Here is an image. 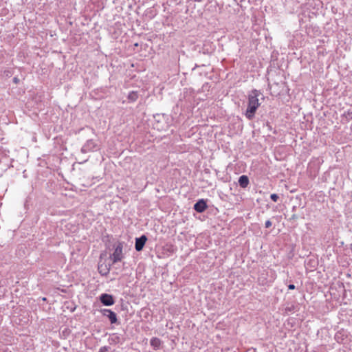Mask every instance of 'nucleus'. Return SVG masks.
Listing matches in <instances>:
<instances>
[{"label": "nucleus", "instance_id": "10", "mask_svg": "<svg viewBox=\"0 0 352 352\" xmlns=\"http://www.w3.org/2000/svg\"><path fill=\"white\" fill-rule=\"evenodd\" d=\"M150 344L154 349H157L161 345V340L157 338H153L150 341Z\"/></svg>", "mask_w": 352, "mask_h": 352}, {"label": "nucleus", "instance_id": "6", "mask_svg": "<svg viewBox=\"0 0 352 352\" xmlns=\"http://www.w3.org/2000/svg\"><path fill=\"white\" fill-rule=\"evenodd\" d=\"M101 311L103 316H107L109 319L111 324H115L117 322L118 319L116 313L107 309H104Z\"/></svg>", "mask_w": 352, "mask_h": 352}, {"label": "nucleus", "instance_id": "9", "mask_svg": "<svg viewBox=\"0 0 352 352\" xmlns=\"http://www.w3.org/2000/svg\"><path fill=\"white\" fill-rule=\"evenodd\" d=\"M98 270L102 275H107L110 270V267L107 264H100L98 265Z\"/></svg>", "mask_w": 352, "mask_h": 352}, {"label": "nucleus", "instance_id": "4", "mask_svg": "<svg viewBox=\"0 0 352 352\" xmlns=\"http://www.w3.org/2000/svg\"><path fill=\"white\" fill-rule=\"evenodd\" d=\"M100 302L105 306H111L114 304L113 296L110 294H102L100 296Z\"/></svg>", "mask_w": 352, "mask_h": 352}, {"label": "nucleus", "instance_id": "8", "mask_svg": "<svg viewBox=\"0 0 352 352\" xmlns=\"http://www.w3.org/2000/svg\"><path fill=\"white\" fill-rule=\"evenodd\" d=\"M239 184L241 188H246L249 184V179L246 175H241L239 179Z\"/></svg>", "mask_w": 352, "mask_h": 352}, {"label": "nucleus", "instance_id": "3", "mask_svg": "<svg viewBox=\"0 0 352 352\" xmlns=\"http://www.w3.org/2000/svg\"><path fill=\"white\" fill-rule=\"evenodd\" d=\"M98 149H99V146L98 145V144L96 143L93 140H89L82 146L81 151L82 153H86L97 151Z\"/></svg>", "mask_w": 352, "mask_h": 352}, {"label": "nucleus", "instance_id": "15", "mask_svg": "<svg viewBox=\"0 0 352 352\" xmlns=\"http://www.w3.org/2000/svg\"><path fill=\"white\" fill-rule=\"evenodd\" d=\"M288 289H295V285H293V284H290L288 285Z\"/></svg>", "mask_w": 352, "mask_h": 352}, {"label": "nucleus", "instance_id": "11", "mask_svg": "<svg viewBox=\"0 0 352 352\" xmlns=\"http://www.w3.org/2000/svg\"><path fill=\"white\" fill-rule=\"evenodd\" d=\"M138 98V94L136 91H131L129 94L128 99L131 102H135Z\"/></svg>", "mask_w": 352, "mask_h": 352}, {"label": "nucleus", "instance_id": "12", "mask_svg": "<svg viewBox=\"0 0 352 352\" xmlns=\"http://www.w3.org/2000/svg\"><path fill=\"white\" fill-rule=\"evenodd\" d=\"M270 198L271 199L274 201V202H276L278 199V195L277 194H272L271 196H270Z\"/></svg>", "mask_w": 352, "mask_h": 352}, {"label": "nucleus", "instance_id": "5", "mask_svg": "<svg viewBox=\"0 0 352 352\" xmlns=\"http://www.w3.org/2000/svg\"><path fill=\"white\" fill-rule=\"evenodd\" d=\"M146 241L147 238L145 235H142L140 237L136 238L135 244V248L136 251H141L143 249Z\"/></svg>", "mask_w": 352, "mask_h": 352}, {"label": "nucleus", "instance_id": "1", "mask_svg": "<svg viewBox=\"0 0 352 352\" xmlns=\"http://www.w3.org/2000/svg\"><path fill=\"white\" fill-rule=\"evenodd\" d=\"M261 96V91L256 89L252 90L248 95V108L245 113L248 120H252L254 117L257 109L261 105L258 97Z\"/></svg>", "mask_w": 352, "mask_h": 352}, {"label": "nucleus", "instance_id": "7", "mask_svg": "<svg viewBox=\"0 0 352 352\" xmlns=\"http://www.w3.org/2000/svg\"><path fill=\"white\" fill-rule=\"evenodd\" d=\"M207 208L206 202L204 199L199 200L195 205L194 209L198 212H202Z\"/></svg>", "mask_w": 352, "mask_h": 352}, {"label": "nucleus", "instance_id": "2", "mask_svg": "<svg viewBox=\"0 0 352 352\" xmlns=\"http://www.w3.org/2000/svg\"><path fill=\"white\" fill-rule=\"evenodd\" d=\"M122 249V244L121 243H118L113 253L109 256L110 260L112 261V264L122 261L123 258Z\"/></svg>", "mask_w": 352, "mask_h": 352}, {"label": "nucleus", "instance_id": "14", "mask_svg": "<svg viewBox=\"0 0 352 352\" xmlns=\"http://www.w3.org/2000/svg\"><path fill=\"white\" fill-rule=\"evenodd\" d=\"M98 352H108V347L102 346L99 349Z\"/></svg>", "mask_w": 352, "mask_h": 352}, {"label": "nucleus", "instance_id": "13", "mask_svg": "<svg viewBox=\"0 0 352 352\" xmlns=\"http://www.w3.org/2000/svg\"><path fill=\"white\" fill-rule=\"evenodd\" d=\"M272 226V222L270 220H267L265 223V227L266 228H269Z\"/></svg>", "mask_w": 352, "mask_h": 352}, {"label": "nucleus", "instance_id": "16", "mask_svg": "<svg viewBox=\"0 0 352 352\" xmlns=\"http://www.w3.org/2000/svg\"><path fill=\"white\" fill-rule=\"evenodd\" d=\"M292 218H293V219L296 218V216L294 214V215L292 216Z\"/></svg>", "mask_w": 352, "mask_h": 352}]
</instances>
